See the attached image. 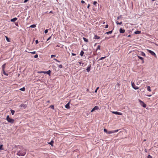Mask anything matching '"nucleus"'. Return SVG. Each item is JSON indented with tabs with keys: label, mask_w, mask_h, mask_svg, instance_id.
Masks as SVG:
<instances>
[{
	"label": "nucleus",
	"mask_w": 158,
	"mask_h": 158,
	"mask_svg": "<svg viewBox=\"0 0 158 158\" xmlns=\"http://www.w3.org/2000/svg\"><path fill=\"white\" fill-rule=\"evenodd\" d=\"M6 119L9 123L11 124H13L14 123V120L10 118L8 115L6 116Z\"/></svg>",
	"instance_id": "nucleus-2"
},
{
	"label": "nucleus",
	"mask_w": 158,
	"mask_h": 158,
	"mask_svg": "<svg viewBox=\"0 0 158 158\" xmlns=\"http://www.w3.org/2000/svg\"><path fill=\"white\" fill-rule=\"evenodd\" d=\"M155 4L157 5H158V3H157L156 2H155Z\"/></svg>",
	"instance_id": "nucleus-59"
},
{
	"label": "nucleus",
	"mask_w": 158,
	"mask_h": 158,
	"mask_svg": "<svg viewBox=\"0 0 158 158\" xmlns=\"http://www.w3.org/2000/svg\"><path fill=\"white\" fill-rule=\"evenodd\" d=\"M119 130H118V129L114 130H115V132H118V131Z\"/></svg>",
	"instance_id": "nucleus-55"
},
{
	"label": "nucleus",
	"mask_w": 158,
	"mask_h": 158,
	"mask_svg": "<svg viewBox=\"0 0 158 158\" xmlns=\"http://www.w3.org/2000/svg\"><path fill=\"white\" fill-rule=\"evenodd\" d=\"M111 133L112 134V133H115V130H112V131H111Z\"/></svg>",
	"instance_id": "nucleus-50"
},
{
	"label": "nucleus",
	"mask_w": 158,
	"mask_h": 158,
	"mask_svg": "<svg viewBox=\"0 0 158 158\" xmlns=\"http://www.w3.org/2000/svg\"><path fill=\"white\" fill-rule=\"evenodd\" d=\"M84 52L82 50L81 51L80 55L81 56H82L83 55Z\"/></svg>",
	"instance_id": "nucleus-21"
},
{
	"label": "nucleus",
	"mask_w": 158,
	"mask_h": 158,
	"mask_svg": "<svg viewBox=\"0 0 158 158\" xmlns=\"http://www.w3.org/2000/svg\"><path fill=\"white\" fill-rule=\"evenodd\" d=\"M71 54H72V56H74L76 55V54H75V53H72Z\"/></svg>",
	"instance_id": "nucleus-48"
},
{
	"label": "nucleus",
	"mask_w": 158,
	"mask_h": 158,
	"mask_svg": "<svg viewBox=\"0 0 158 158\" xmlns=\"http://www.w3.org/2000/svg\"><path fill=\"white\" fill-rule=\"evenodd\" d=\"M56 56V55H51V58H52V57H54V56Z\"/></svg>",
	"instance_id": "nucleus-51"
},
{
	"label": "nucleus",
	"mask_w": 158,
	"mask_h": 158,
	"mask_svg": "<svg viewBox=\"0 0 158 158\" xmlns=\"http://www.w3.org/2000/svg\"><path fill=\"white\" fill-rule=\"evenodd\" d=\"M17 20V18L16 17L10 20L11 22H15Z\"/></svg>",
	"instance_id": "nucleus-13"
},
{
	"label": "nucleus",
	"mask_w": 158,
	"mask_h": 158,
	"mask_svg": "<svg viewBox=\"0 0 158 158\" xmlns=\"http://www.w3.org/2000/svg\"><path fill=\"white\" fill-rule=\"evenodd\" d=\"M3 145L1 144L0 145V150H3Z\"/></svg>",
	"instance_id": "nucleus-32"
},
{
	"label": "nucleus",
	"mask_w": 158,
	"mask_h": 158,
	"mask_svg": "<svg viewBox=\"0 0 158 158\" xmlns=\"http://www.w3.org/2000/svg\"><path fill=\"white\" fill-rule=\"evenodd\" d=\"M58 67L60 69L62 68H63V66L62 64H60L58 65Z\"/></svg>",
	"instance_id": "nucleus-41"
},
{
	"label": "nucleus",
	"mask_w": 158,
	"mask_h": 158,
	"mask_svg": "<svg viewBox=\"0 0 158 158\" xmlns=\"http://www.w3.org/2000/svg\"><path fill=\"white\" fill-rule=\"evenodd\" d=\"M53 60H55L56 61V62H59V63L60 62V61H59V60H58L56 59L55 58H53Z\"/></svg>",
	"instance_id": "nucleus-34"
},
{
	"label": "nucleus",
	"mask_w": 158,
	"mask_h": 158,
	"mask_svg": "<svg viewBox=\"0 0 158 158\" xmlns=\"http://www.w3.org/2000/svg\"><path fill=\"white\" fill-rule=\"evenodd\" d=\"M89 6H90V5L89 4H88V6H87V8H88V9H89Z\"/></svg>",
	"instance_id": "nucleus-56"
},
{
	"label": "nucleus",
	"mask_w": 158,
	"mask_h": 158,
	"mask_svg": "<svg viewBox=\"0 0 158 158\" xmlns=\"http://www.w3.org/2000/svg\"><path fill=\"white\" fill-rule=\"evenodd\" d=\"M11 114L12 115H13L14 114L15 111L14 110H13L12 109L10 110Z\"/></svg>",
	"instance_id": "nucleus-26"
},
{
	"label": "nucleus",
	"mask_w": 158,
	"mask_h": 158,
	"mask_svg": "<svg viewBox=\"0 0 158 158\" xmlns=\"http://www.w3.org/2000/svg\"><path fill=\"white\" fill-rule=\"evenodd\" d=\"M108 27V25H106L105 26V28H107Z\"/></svg>",
	"instance_id": "nucleus-53"
},
{
	"label": "nucleus",
	"mask_w": 158,
	"mask_h": 158,
	"mask_svg": "<svg viewBox=\"0 0 158 158\" xmlns=\"http://www.w3.org/2000/svg\"><path fill=\"white\" fill-rule=\"evenodd\" d=\"M131 83L132 87L133 89L135 90L139 89V87L137 86H136L135 83L133 82H131Z\"/></svg>",
	"instance_id": "nucleus-5"
},
{
	"label": "nucleus",
	"mask_w": 158,
	"mask_h": 158,
	"mask_svg": "<svg viewBox=\"0 0 158 158\" xmlns=\"http://www.w3.org/2000/svg\"><path fill=\"white\" fill-rule=\"evenodd\" d=\"M99 109V107L98 106H95L91 110V112H93L94 111L96 110H98Z\"/></svg>",
	"instance_id": "nucleus-6"
},
{
	"label": "nucleus",
	"mask_w": 158,
	"mask_h": 158,
	"mask_svg": "<svg viewBox=\"0 0 158 158\" xmlns=\"http://www.w3.org/2000/svg\"><path fill=\"white\" fill-rule=\"evenodd\" d=\"M127 36H128V37H130V36H131V35H129Z\"/></svg>",
	"instance_id": "nucleus-61"
},
{
	"label": "nucleus",
	"mask_w": 158,
	"mask_h": 158,
	"mask_svg": "<svg viewBox=\"0 0 158 158\" xmlns=\"http://www.w3.org/2000/svg\"><path fill=\"white\" fill-rule=\"evenodd\" d=\"M147 50L148 51V52L149 53H150V54L154 56L156 58L157 57V56H156V54L154 52L152 51L151 50H149V49H147Z\"/></svg>",
	"instance_id": "nucleus-3"
},
{
	"label": "nucleus",
	"mask_w": 158,
	"mask_h": 158,
	"mask_svg": "<svg viewBox=\"0 0 158 158\" xmlns=\"http://www.w3.org/2000/svg\"><path fill=\"white\" fill-rule=\"evenodd\" d=\"M141 31H136L134 32V33L135 34H139L141 33Z\"/></svg>",
	"instance_id": "nucleus-18"
},
{
	"label": "nucleus",
	"mask_w": 158,
	"mask_h": 158,
	"mask_svg": "<svg viewBox=\"0 0 158 158\" xmlns=\"http://www.w3.org/2000/svg\"><path fill=\"white\" fill-rule=\"evenodd\" d=\"M127 35V34H126V33L124 35Z\"/></svg>",
	"instance_id": "nucleus-64"
},
{
	"label": "nucleus",
	"mask_w": 158,
	"mask_h": 158,
	"mask_svg": "<svg viewBox=\"0 0 158 158\" xmlns=\"http://www.w3.org/2000/svg\"><path fill=\"white\" fill-rule=\"evenodd\" d=\"M6 64H3L2 65V70L5 69V68Z\"/></svg>",
	"instance_id": "nucleus-19"
},
{
	"label": "nucleus",
	"mask_w": 158,
	"mask_h": 158,
	"mask_svg": "<svg viewBox=\"0 0 158 158\" xmlns=\"http://www.w3.org/2000/svg\"><path fill=\"white\" fill-rule=\"evenodd\" d=\"M112 32H113V30L110 31H107L105 33V34H111L112 33Z\"/></svg>",
	"instance_id": "nucleus-27"
},
{
	"label": "nucleus",
	"mask_w": 158,
	"mask_h": 158,
	"mask_svg": "<svg viewBox=\"0 0 158 158\" xmlns=\"http://www.w3.org/2000/svg\"><path fill=\"white\" fill-rule=\"evenodd\" d=\"M19 90L22 91H24L25 90V88L24 87H23V88H20Z\"/></svg>",
	"instance_id": "nucleus-24"
},
{
	"label": "nucleus",
	"mask_w": 158,
	"mask_h": 158,
	"mask_svg": "<svg viewBox=\"0 0 158 158\" xmlns=\"http://www.w3.org/2000/svg\"><path fill=\"white\" fill-rule=\"evenodd\" d=\"M51 73V71L50 70H49L47 71H45V74L47 73L50 76Z\"/></svg>",
	"instance_id": "nucleus-16"
},
{
	"label": "nucleus",
	"mask_w": 158,
	"mask_h": 158,
	"mask_svg": "<svg viewBox=\"0 0 158 158\" xmlns=\"http://www.w3.org/2000/svg\"><path fill=\"white\" fill-rule=\"evenodd\" d=\"M50 107L51 109H54V106L53 105H51L50 106Z\"/></svg>",
	"instance_id": "nucleus-33"
},
{
	"label": "nucleus",
	"mask_w": 158,
	"mask_h": 158,
	"mask_svg": "<svg viewBox=\"0 0 158 158\" xmlns=\"http://www.w3.org/2000/svg\"><path fill=\"white\" fill-rule=\"evenodd\" d=\"M148 158H152V157L150 155H149L148 156Z\"/></svg>",
	"instance_id": "nucleus-45"
},
{
	"label": "nucleus",
	"mask_w": 158,
	"mask_h": 158,
	"mask_svg": "<svg viewBox=\"0 0 158 158\" xmlns=\"http://www.w3.org/2000/svg\"><path fill=\"white\" fill-rule=\"evenodd\" d=\"M91 67V64H89L87 66V68L86 69L88 72H89L90 70V68Z\"/></svg>",
	"instance_id": "nucleus-9"
},
{
	"label": "nucleus",
	"mask_w": 158,
	"mask_h": 158,
	"mask_svg": "<svg viewBox=\"0 0 158 158\" xmlns=\"http://www.w3.org/2000/svg\"><path fill=\"white\" fill-rule=\"evenodd\" d=\"M112 134L111 133V131H108L107 134Z\"/></svg>",
	"instance_id": "nucleus-47"
},
{
	"label": "nucleus",
	"mask_w": 158,
	"mask_h": 158,
	"mask_svg": "<svg viewBox=\"0 0 158 158\" xmlns=\"http://www.w3.org/2000/svg\"><path fill=\"white\" fill-rule=\"evenodd\" d=\"M148 97H151V95H148Z\"/></svg>",
	"instance_id": "nucleus-63"
},
{
	"label": "nucleus",
	"mask_w": 158,
	"mask_h": 158,
	"mask_svg": "<svg viewBox=\"0 0 158 158\" xmlns=\"http://www.w3.org/2000/svg\"><path fill=\"white\" fill-rule=\"evenodd\" d=\"M125 32V30L123 29L122 28H120L119 29V32L120 33H123Z\"/></svg>",
	"instance_id": "nucleus-11"
},
{
	"label": "nucleus",
	"mask_w": 158,
	"mask_h": 158,
	"mask_svg": "<svg viewBox=\"0 0 158 158\" xmlns=\"http://www.w3.org/2000/svg\"><path fill=\"white\" fill-rule=\"evenodd\" d=\"M54 143V141L53 140H52L50 142L48 143L51 145L52 146H53V143Z\"/></svg>",
	"instance_id": "nucleus-17"
},
{
	"label": "nucleus",
	"mask_w": 158,
	"mask_h": 158,
	"mask_svg": "<svg viewBox=\"0 0 158 158\" xmlns=\"http://www.w3.org/2000/svg\"><path fill=\"white\" fill-rule=\"evenodd\" d=\"M45 71H41L40 72H38V73H44L45 74Z\"/></svg>",
	"instance_id": "nucleus-36"
},
{
	"label": "nucleus",
	"mask_w": 158,
	"mask_h": 158,
	"mask_svg": "<svg viewBox=\"0 0 158 158\" xmlns=\"http://www.w3.org/2000/svg\"><path fill=\"white\" fill-rule=\"evenodd\" d=\"M34 57L35 58H37L38 57V55L37 54H36L34 56Z\"/></svg>",
	"instance_id": "nucleus-44"
},
{
	"label": "nucleus",
	"mask_w": 158,
	"mask_h": 158,
	"mask_svg": "<svg viewBox=\"0 0 158 158\" xmlns=\"http://www.w3.org/2000/svg\"><path fill=\"white\" fill-rule=\"evenodd\" d=\"M27 107V105L25 104H22L19 106L20 108H22L23 109H25Z\"/></svg>",
	"instance_id": "nucleus-7"
},
{
	"label": "nucleus",
	"mask_w": 158,
	"mask_h": 158,
	"mask_svg": "<svg viewBox=\"0 0 158 158\" xmlns=\"http://www.w3.org/2000/svg\"><path fill=\"white\" fill-rule=\"evenodd\" d=\"M39 43V42H38V40H35V43H36V44H38Z\"/></svg>",
	"instance_id": "nucleus-49"
},
{
	"label": "nucleus",
	"mask_w": 158,
	"mask_h": 158,
	"mask_svg": "<svg viewBox=\"0 0 158 158\" xmlns=\"http://www.w3.org/2000/svg\"><path fill=\"white\" fill-rule=\"evenodd\" d=\"M79 63L80 64V65L81 66H83V64H84V63H82L81 61L79 62Z\"/></svg>",
	"instance_id": "nucleus-37"
},
{
	"label": "nucleus",
	"mask_w": 158,
	"mask_h": 158,
	"mask_svg": "<svg viewBox=\"0 0 158 158\" xmlns=\"http://www.w3.org/2000/svg\"><path fill=\"white\" fill-rule=\"evenodd\" d=\"M5 37L6 40L8 42H10V40L8 37L6 36Z\"/></svg>",
	"instance_id": "nucleus-22"
},
{
	"label": "nucleus",
	"mask_w": 158,
	"mask_h": 158,
	"mask_svg": "<svg viewBox=\"0 0 158 158\" xmlns=\"http://www.w3.org/2000/svg\"><path fill=\"white\" fill-rule=\"evenodd\" d=\"M26 153L24 151H19L18 152L16 155L19 156H24Z\"/></svg>",
	"instance_id": "nucleus-1"
},
{
	"label": "nucleus",
	"mask_w": 158,
	"mask_h": 158,
	"mask_svg": "<svg viewBox=\"0 0 158 158\" xmlns=\"http://www.w3.org/2000/svg\"><path fill=\"white\" fill-rule=\"evenodd\" d=\"M147 90L150 92L151 91V90L150 88V86H148L147 87Z\"/></svg>",
	"instance_id": "nucleus-28"
},
{
	"label": "nucleus",
	"mask_w": 158,
	"mask_h": 158,
	"mask_svg": "<svg viewBox=\"0 0 158 158\" xmlns=\"http://www.w3.org/2000/svg\"><path fill=\"white\" fill-rule=\"evenodd\" d=\"M121 17H122V15H120V16L118 17L117 19H119L120 18H121Z\"/></svg>",
	"instance_id": "nucleus-46"
},
{
	"label": "nucleus",
	"mask_w": 158,
	"mask_h": 158,
	"mask_svg": "<svg viewBox=\"0 0 158 158\" xmlns=\"http://www.w3.org/2000/svg\"><path fill=\"white\" fill-rule=\"evenodd\" d=\"M106 56H104V57H102L101 58H100L98 61H99V60H102L104 59H105V58H106Z\"/></svg>",
	"instance_id": "nucleus-29"
},
{
	"label": "nucleus",
	"mask_w": 158,
	"mask_h": 158,
	"mask_svg": "<svg viewBox=\"0 0 158 158\" xmlns=\"http://www.w3.org/2000/svg\"><path fill=\"white\" fill-rule=\"evenodd\" d=\"M48 29H46L45 31H44V33L45 34H46L48 33Z\"/></svg>",
	"instance_id": "nucleus-43"
},
{
	"label": "nucleus",
	"mask_w": 158,
	"mask_h": 158,
	"mask_svg": "<svg viewBox=\"0 0 158 158\" xmlns=\"http://www.w3.org/2000/svg\"><path fill=\"white\" fill-rule=\"evenodd\" d=\"M110 38V37H109V38H108V37H105V40H108V39H109Z\"/></svg>",
	"instance_id": "nucleus-58"
},
{
	"label": "nucleus",
	"mask_w": 158,
	"mask_h": 158,
	"mask_svg": "<svg viewBox=\"0 0 158 158\" xmlns=\"http://www.w3.org/2000/svg\"><path fill=\"white\" fill-rule=\"evenodd\" d=\"M139 102H140V105L143 107H145L146 106V104L141 100L139 99Z\"/></svg>",
	"instance_id": "nucleus-4"
},
{
	"label": "nucleus",
	"mask_w": 158,
	"mask_h": 158,
	"mask_svg": "<svg viewBox=\"0 0 158 158\" xmlns=\"http://www.w3.org/2000/svg\"><path fill=\"white\" fill-rule=\"evenodd\" d=\"M65 107L67 109H69L70 106H69V102L65 106Z\"/></svg>",
	"instance_id": "nucleus-12"
},
{
	"label": "nucleus",
	"mask_w": 158,
	"mask_h": 158,
	"mask_svg": "<svg viewBox=\"0 0 158 158\" xmlns=\"http://www.w3.org/2000/svg\"><path fill=\"white\" fill-rule=\"evenodd\" d=\"M116 24L118 25L119 24V25H121L122 23V22H118V21H116Z\"/></svg>",
	"instance_id": "nucleus-30"
},
{
	"label": "nucleus",
	"mask_w": 158,
	"mask_h": 158,
	"mask_svg": "<svg viewBox=\"0 0 158 158\" xmlns=\"http://www.w3.org/2000/svg\"><path fill=\"white\" fill-rule=\"evenodd\" d=\"M112 113L116 114V115H121L123 114L120 112H119L118 111H113Z\"/></svg>",
	"instance_id": "nucleus-8"
},
{
	"label": "nucleus",
	"mask_w": 158,
	"mask_h": 158,
	"mask_svg": "<svg viewBox=\"0 0 158 158\" xmlns=\"http://www.w3.org/2000/svg\"><path fill=\"white\" fill-rule=\"evenodd\" d=\"M93 4L94 5H96L97 4V2L96 1H94Z\"/></svg>",
	"instance_id": "nucleus-42"
},
{
	"label": "nucleus",
	"mask_w": 158,
	"mask_h": 158,
	"mask_svg": "<svg viewBox=\"0 0 158 158\" xmlns=\"http://www.w3.org/2000/svg\"><path fill=\"white\" fill-rule=\"evenodd\" d=\"M36 27L35 24H32L29 27L35 28Z\"/></svg>",
	"instance_id": "nucleus-23"
},
{
	"label": "nucleus",
	"mask_w": 158,
	"mask_h": 158,
	"mask_svg": "<svg viewBox=\"0 0 158 158\" xmlns=\"http://www.w3.org/2000/svg\"><path fill=\"white\" fill-rule=\"evenodd\" d=\"M137 56L139 59H140L142 61V63H144V59L143 57L140 56H139V55H137Z\"/></svg>",
	"instance_id": "nucleus-10"
},
{
	"label": "nucleus",
	"mask_w": 158,
	"mask_h": 158,
	"mask_svg": "<svg viewBox=\"0 0 158 158\" xmlns=\"http://www.w3.org/2000/svg\"><path fill=\"white\" fill-rule=\"evenodd\" d=\"M99 89V87H97L96 89L95 90V91H94V92L95 93H96L97 92V90H98Z\"/></svg>",
	"instance_id": "nucleus-39"
},
{
	"label": "nucleus",
	"mask_w": 158,
	"mask_h": 158,
	"mask_svg": "<svg viewBox=\"0 0 158 158\" xmlns=\"http://www.w3.org/2000/svg\"><path fill=\"white\" fill-rule=\"evenodd\" d=\"M47 102L48 103H49L50 102V101H47Z\"/></svg>",
	"instance_id": "nucleus-62"
},
{
	"label": "nucleus",
	"mask_w": 158,
	"mask_h": 158,
	"mask_svg": "<svg viewBox=\"0 0 158 158\" xmlns=\"http://www.w3.org/2000/svg\"><path fill=\"white\" fill-rule=\"evenodd\" d=\"M81 3L82 4H83V3H85V1H84L82 0L81 1Z\"/></svg>",
	"instance_id": "nucleus-52"
},
{
	"label": "nucleus",
	"mask_w": 158,
	"mask_h": 158,
	"mask_svg": "<svg viewBox=\"0 0 158 158\" xmlns=\"http://www.w3.org/2000/svg\"><path fill=\"white\" fill-rule=\"evenodd\" d=\"M2 71L4 75H5L6 76H8V74H7L6 73V72L5 71V70H2Z\"/></svg>",
	"instance_id": "nucleus-20"
},
{
	"label": "nucleus",
	"mask_w": 158,
	"mask_h": 158,
	"mask_svg": "<svg viewBox=\"0 0 158 158\" xmlns=\"http://www.w3.org/2000/svg\"><path fill=\"white\" fill-rule=\"evenodd\" d=\"M28 53H31L33 54H35V51H33L32 52H28Z\"/></svg>",
	"instance_id": "nucleus-40"
},
{
	"label": "nucleus",
	"mask_w": 158,
	"mask_h": 158,
	"mask_svg": "<svg viewBox=\"0 0 158 158\" xmlns=\"http://www.w3.org/2000/svg\"><path fill=\"white\" fill-rule=\"evenodd\" d=\"M52 35L50 36L47 39V41H48L49 40H50L52 37Z\"/></svg>",
	"instance_id": "nucleus-38"
},
{
	"label": "nucleus",
	"mask_w": 158,
	"mask_h": 158,
	"mask_svg": "<svg viewBox=\"0 0 158 158\" xmlns=\"http://www.w3.org/2000/svg\"><path fill=\"white\" fill-rule=\"evenodd\" d=\"M50 13H53V12L52 11H51L49 12Z\"/></svg>",
	"instance_id": "nucleus-57"
},
{
	"label": "nucleus",
	"mask_w": 158,
	"mask_h": 158,
	"mask_svg": "<svg viewBox=\"0 0 158 158\" xmlns=\"http://www.w3.org/2000/svg\"><path fill=\"white\" fill-rule=\"evenodd\" d=\"M100 46L98 45V47H97L96 51H97V50H100Z\"/></svg>",
	"instance_id": "nucleus-35"
},
{
	"label": "nucleus",
	"mask_w": 158,
	"mask_h": 158,
	"mask_svg": "<svg viewBox=\"0 0 158 158\" xmlns=\"http://www.w3.org/2000/svg\"><path fill=\"white\" fill-rule=\"evenodd\" d=\"M104 132L107 134L108 131L106 129L104 128Z\"/></svg>",
	"instance_id": "nucleus-31"
},
{
	"label": "nucleus",
	"mask_w": 158,
	"mask_h": 158,
	"mask_svg": "<svg viewBox=\"0 0 158 158\" xmlns=\"http://www.w3.org/2000/svg\"><path fill=\"white\" fill-rule=\"evenodd\" d=\"M15 25L16 26H19L18 25V23H15Z\"/></svg>",
	"instance_id": "nucleus-60"
},
{
	"label": "nucleus",
	"mask_w": 158,
	"mask_h": 158,
	"mask_svg": "<svg viewBox=\"0 0 158 158\" xmlns=\"http://www.w3.org/2000/svg\"><path fill=\"white\" fill-rule=\"evenodd\" d=\"M83 39L84 40V41L85 42H87L88 41V39L85 38L83 37Z\"/></svg>",
	"instance_id": "nucleus-25"
},
{
	"label": "nucleus",
	"mask_w": 158,
	"mask_h": 158,
	"mask_svg": "<svg viewBox=\"0 0 158 158\" xmlns=\"http://www.w3.org/2000/svg\"><path fill=\"white\" fill-rule=\"evenodd\" d=\"M29 0H24V3H26L27 2V1H28Z\"/></svg>",
	"instance_id": "nucleus-54"
},
{
	"label": "nucleus",
	"mask_w": 158,
	"mask_h": 158,
	"mask_svg": "<svg viewBox=\"0 0 158 158\" xmlns=\"http://www.w3.org/2000/svg\"><path fill=\"white\" fill-rule=\"evenodd\" d=\"M94 39L98 40L100 39V37L96 35H94Z\"/></svg>",
	"instance_id": "nucleus-15"
},
{
	"label": "nucleus",
	"mask_w": 158,
	"mask_h": 158,
	"mask_svg": "<svg viewBox=\"0 0 158 158\" xmlns=\"http://www.w3.org/2000/svg\"><path fill=\"white\" fill-rule=\"evenodd\" d=\"M140 55L142 56L146 57L145 54L143 52H140Z\"/></svg>",
	"instance_id": "nucleus-14"
}]
</instances>
